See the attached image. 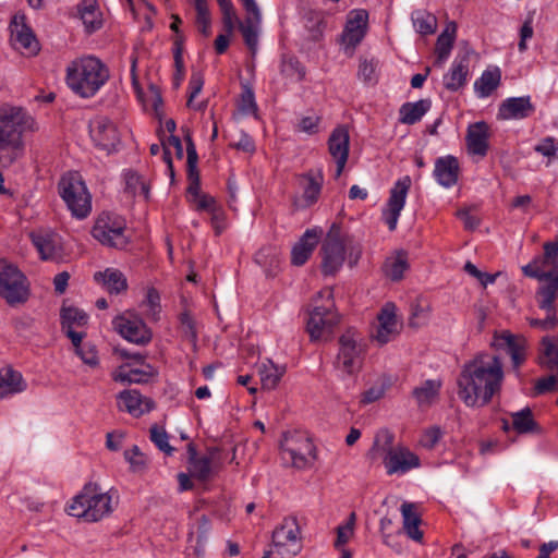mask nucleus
Here are the masks:
<instances>
[{"label": "nucleus", "mask_w": 558, "mask_h": 558, "mask_svg": "<svg viewBox=\"0 0 558 558\" xmlns=\"http://www.w3.org/2000/svg\"><path fill=\"white\" fill-rule=\"evenodd\" d=\"M502 379L500 360L478 355L463 366L458 378V396L466 407H483L500 390Z\"/></svg>", "instance_id": "obj_1"}, {"label": "nucleus", "mask_w": 558, "mask_h": 558, "mask_svg": "<svg viewBox=\"0 0 558 558\" xmlns=\"http://www.w3.org/2000/svg\"><path fill=\"white\" fill-rule=\"evenodd\" d=\"M39 125L24 107L11 104L0 106V166L9 167L25 153L24 136L35 133Z\"/></svg>", "instance_id": "obj_2"}, {"label": "nucleus", "mask_w": 558, "mask_h": 558, "mask_svg": "<svg viewBox=\"0 0 558 558\" xmlns=\"http://www.w3.org/2000/svg\"><path fill=\"white\" fill-rule=\"evenodd\" d=\"M119 504L114 488L105 492L97 483H87L66 507L68 514L86 522H98L109 517Z\"/></svg>", "instance_id": "obj_3"}, {"label": "nucleus", "mask_w": 558, "mask_h": 558, "mask_svg": "<svg viewBox=\"0 0 558 558\" xmlns=\"http://www.w3.org/2000/svg\"><path fill=\"white\" fill-rule=\"evenodd\" d=\"M109 77L107 65L94 56L77 58L66 66V85L82 98L94 97Z\"/></svg>", "instance_id": "obj_4"}, {"label": "nucleus", "mask_w": 558, "mask_h": 558, "mask_svg": "<svg viewBox=\"0 0 558 558\" xmlns=\"http://www.w3.org/2000/svg\"><path fill=\"white\" fill-rule=\"evenodd\" d=\"M362 254L360 244L341 228L332 223L320 247L322 270L325 275H335L348 260L354 267Z\"/></svg>", "instance_id": "obj_5"}, {"label": "nucleus", "mask_w": 558, "mask_h": 558, "mask_svg": "<svg viewBox=\"0 0 558 558\" xmlns=\"http://www.w3.org/2000/svg\"><path fill=\"white\" fill-rule=\"evenodd\" d=\"M59 194L69 210L77 219L86 218L92 211V196L77 172H68L59 181Z\"/></svg>", "instance_id": "obj_6"}, {"label": "nucleus", "mask_w": 558, "mask_h": 558, "mask_svg": "<svg viewBox=\"0 0 558 558\" xmlns=\"http://www.w3.org/2000/svg\"><path fill=\"white\" fill-rule=\"evenodd\" d=\"M339 351L333 363L341 376H353L362 368L364 345L361 335L349 329L339 338Z\"/></svg>", "instance_id": "obj_7"}, {"label": "nucleus", "mask_w": 558, "mask_h": 558, "mask_svg": "<svg viewBox=\"0 0 558 558\" xmlns=\"http://www.w3.org/2000/svg\"><path fill=\"white\" fill-rule=\"evenodd\" d=\"M92 235L101 245L118 250L125 248L130 241L125 219L112 213H102L97 217Z\"/></svg>", "instance_id": "obj_8"}, {"label": "nucleus", "mask_w": 558, "mask_h": 558, "mask_svg": "<svg viewBox=\"0 0 558 558\" xmlns=\"http://www.w3.org/2000/svg\"><path fill=\"white\" fill-rule=\"evenodd\" d=\"M338 320V314L333 311L332 291L328 288L319 291L307 320V331L311 338L318 340L330 333Z\"/></svg>", "instance_id": "obj_9"}, {"label": "nucleus", "mask_w": 558, "mask_h": 558, "mask_svg": "<svg viewBox=\"0 0 558 558\" xmlns=\"http://www.w3.org/2000/svg\"><path fill=\"white\" fill-rule=\"evenodd\" d=\"M0 296L11 306L24 304L29 298L26 277L7 259H0Z\"/></svg>", "instance_id": "obj_10"}, {"label": "nucleus", "mask_w": 558, "mask_h": 558, "mask_svg": "<svg viewBox=\"0 0 558 558\" xmlns=\"http://www.w3.org/2000/svg\"><path fill=\"white\" fill-rule=\"evenodd\" d=\"M300 526L294 518H286L272 532V547L263 558H293L301 550Z\"/></svg>", "instance_id": "obj_11"}, {"label": "nucleus", "mask_w": 558, "mask_h": 558, "mask_svg": "<svg viewBox=\"0 0 558 558\" xmlns=\"http://www.w3.org/2000/svg\"><path fill=\"white\" fill-rule=\"evenodd\" d=\"M280 446L281 457L286 463L298 469H304L310 464L314 445L306 435L298 432L287 433L283 435Z\"/></svg>", "instance_id": "obj_12"}, {"label": "nucleus", "mask_w": 558, "mask_h": 558, "mask_svg": "<svg viewBox=\"0 0 558 558\" xmlns=\"http://www.w3.org/2000/svg\"><path fill=\"white\" fill-rule=\"evenodd\" d=\"M113 329L129 342L145 345L150 342L153 333L144 320L133 312H124L112 320Z\"/></svg>", "instance_id": "obj_13"}, {"label": "nucleus", "mask_w": 558, "mask_h": 558, "mask_svg": "<svg viewBox=\"0 0 558 558\" xmlns=\"http://www.w3.org/2000/svg\"><path fill=\"white\" fill-rule=\"evenodd\" d=\"M544 253L535 256L527 265L522 267L526 277L543 280L558 276V242H545Z\"/></svg>", "instance_id": "obj_14"}, {"label": "nucleus", "mask_w": 558, "mask_h": 558, "mask_svg": "<svg viewBox=\"0 0 558 558\" xmlns=\"http://www.w3.org/2000/svg\"><path fill=\"white\" fill-rule=\"evenodd\" d=\"M10 33L12 46L22 54L32 57L36 56L40 50L39 41L32 28L26 24L24 14L17 13L13 16L10 24Z\"/></svg>", "instance_id": "obj_15"}, {"label": "nucleus", "mask_w": 558, "mask_h": 558, "mask_svg": "<svg viewBox=\"0 0 558 558\" xmlns=\"http://www.w3.org/2000/svg\"><path fill=\"white\" fill-rule=\"evenodd\" d=\"M411 184V178L404 175L400 178L390 190L386 207L383 209V218L390 231L397 228Z\"/></svg>", "instance_id": "obj_16"}, {"label": "nucleus", "mask_w": 558, "mask_h": 558, "mask_svg": "<svg viewBox=\"0 0 558 558\" xmlns=\"http://www.w3.org/2000/svg\"><path fill=\"white\" fill-rule=\"evenodd\" d=\"M90 136L96 146L107 151H114L120 144V132L108 118L100 117L90 123Z\"/></svg>", "instance_id": "obj_17"}, {"label": "nucleus", "mask_w": 558, "mask_h": 558, "mask_svg": "<svg viewBox=\"0 0 558 558\" xmlns=\"http://www.w3.org/2000/svg\"><path fill=\"white\" fill-rule=\"evenodd\" d=\"M384 465L387 474H404L420 466V458L404 446H396L388 449Z\"/></svg>", "instance_id": "obj_18"}, {"label": "nucleus", "mask_w": 558, "mask_h": 558, "mask_svg": "<svg viewBox=\"0 0 558 558\" xmlns=\"http://www.w3.org/2000/svg\"><path fill=\"white\" fill-rule=\"evenodd\" d=\"M368 13L364 9H355L348 13L344 29L341 34L342 44L347 48H355L364 38L367 29Z\"/></svg>", "instance_id": "obj_19"}, {"label": "nucleus", "mask_w": 558, "mask_h": 558, "mask_svg": "<svg viewBox=\"0 0 558 558\" xmlns=\"http://www.w3.org/2000/svg\"><path fill=\"white\" fill-rule=\"evenodd\" d=\"M377 320L378 324L373 338L379 344H386L399 335L402 325L397 319L395 304H385L377 316Z\"/></svg>", "instance_id": "obj_20"}, {"label": "nucleus", "mask_w": 558, "mask_h": 558, "mask_svg": "<svg viewBox=\"0 0 558 558\" xmlns=\"http://www.w3.org/2000/svg\"><path fill=\"white\" fill-rule=\"evenodd\" d=\"M299 186L302 190L301 197L295 205L306 208L314 205L320 195L324 184V174L322 169H312L298 178Z\"/></svg>", "instance_id": "obj_21"}, {"label": "nucleus", "mask_w": 558, "mask_h": 558, "mask_svg": "<svg viewBox=\"0 0 558 558\" xmlns=\"http://www.w3.org/2000/svg\"><path fill=\"white\" fill-rule=\"evenodd\" d=\"M32 243L44 260H53L62 255L60 236L51 230L38 229L29 233Z\"/></svg>", "instance_id": "obj_22"}, {"label": "nucleus", "mask_w": 558, "mask_h": 558, "mask_svg": "<svg viewBox=\"0 0 558 558\" xmlns=\"http://www.w3.org/2000/svg\"><path fill=\"white\" fill-rule=\"evenodd\" d=\"M350 135L344 126L336 128L328 140V150L336 161V178L340 177L349 157Z\"/></svg>", "instance_id": "obj_23"}, {"label": "nucleus", "mask_w": 558, "mask_h": 558, "mask_svg": "<svg viewBox=\"0 0 558 558\" xmlns=\"http://www.w3.org/2000/svg\"><path fill=\"white\" fill-rule=\"evenodd\" d=\"M323 236V229L314 227L307 229L291 250V263L294 266L304 265Z\"/></svg>", "instance_id": "obj_24"}, {"label": "nucleus", "mask_w": 558, "mask_h": 558, "mask_svg": "<svg viewBox=\"0 0 558 558\" xmlns=\"http://www.w3.org/2000/svg\"><path fill=\"white\" fill-rule=\"evenodd\" d=\"M87 315L76 307H63L61 311L62 330L71 339L72 344L81 343L85 332L81 330L87 324Z\"/></svg>", "instance_id": "obj_25"}, {"label": "nucleus", "mask_w": 558, "mask_h": 558, "mask_svg": "<svg viewBox=\"0 0 558 558\" xmlns=\"http://www.w3.org/2000/svg\"><path fill=\"white\" fill-rule=\"evenodd\" d=\"M534 111L535 107L530 96L510 97L499 106L497 118L499 120H521L530 117Z\"/></svg>", "instance_id": "obj_26"}, {"label": "nucleus", "mask_w": 558, "mask_h": 558, "mask_svg": "<svg viewBox=\"0 0 558 558\" xmlns=\"http://www.w3.org/2000/svg\"><path fill=\"white\" fill-rule=\"evenodd\" d=\"M495 345L504 349L512 360L514 368H518L526 359V340L508 331H502L495 337Z\"/></svg>", "instance_id": "obj_27"}, {"label": "nucleus", "mask_w": 558, "mask_h": 558, "mask_svg": "<svg viewBox=\"0 0 558 558\" xmlns=\"http://www.w3.org/2000/svg\"><path fill=\"white\" fill-rule=\"evenodd\" d=\"M156 374V369L146 363H142L140 367L123 364L112 373V379L122 384H144L155 377Z\"/></svg>", "instance_id": "obj_28"}, {"label": "nucleus", "mask_w": 558, "mask_h": 558, "mask_svg": "<svg viewBox=\"0 0 558 558\" xmlns=\"http://www.w3.org/2000/svg\"><path fill=\"white\" fill-rule=\"evenodd\" d=\"M489 126L480 121L469 125L466 132V146L471 155L484 157L488 150Z\"/></svg>", "instance_id": "obj_29"}, {"label": "nucleus", "mask_w": 558, "mask_h": 558, "mask_svg": "<svg viewBox=\"0 0 558 558\" xmlns=\"http://www.w3.org/2000/svg\"><path fill=\"white\" fill-rule=\"evenodd\" d=\"M459 174L460 166L456 157L448 155L436 159L434 177L441 186H453L459 180Z\"/></svg>", "instance_id": "obj_30"}, {"label": "nucleus", "mask_w": 558, "mask_h": 558, "mask_svg": "<svg viewBox=\"0 0 558 558\" xmlns=\"http://www.w3.org/2000/svg\"><path fill=\"white\" fill-rule=\"evenodd\" d=\"M470 59L466 54L458 56L452 62L448 73L444 75V86L450 92L462 88L469 76Z\"/></svg>", "instance_id": "obj_31"}, {"label": "nucleus", "mask_w": 558, "mask_h": 558, "mask_svg": "<svg viewBox=\"0 0 558 558\" xmlns=\"http://www.w3.org/2000/svg\"><path fill=\"white\" fill-rule=\"evenodd\" d=\"M119 408L138 417L153 410L154 402L137 390H125L119 395Z\"/></svg>", "instance_id": "obj_32"}, {"label": "nucleus", "mask_w": 558, "mask_h": 558, "mask_svg": "<svg viewBox=\"0 0 558 558\" xmlns=\"http://www.w3.org/2000/svg\"><path fill=\"white\" fill-rule=\"evenodd\" d=\"M400 510L405 534L411 539L421 543L423 541V532L420 530L421 517L416 506L412 502H403Z\"/></svg>", "instance_id": "obj_33"}, {"label": "nucleus", "mask_w": 558, "mask_h": 558, "mask_svg": "<svg viewBox=\"0 0 558 558\" xmlns=\"http://www.w3.org/2000/svg\"><path fill=\"white\" fill-rule=\"evenodd\" d=\"M26 384L22 374L11 367L0 369V398H7L12 395L24 391Z\"/></svg>", "instance_id": "obj_34"}, {"label": "nucleus", "mask_w": 558, "mask_h": 558, "mask_svg": "<svg viewBox=\"0 0 558 558\" xmlns=\"http://www.w3.org/2000/svg\"><path fill=\"white\" fill-rule=\"evenodd\" d=\"M440 388L439 379H427L413 389L412 396L420 408H429L438 400Z\"/></svg>", "instance_id": "obj_35"}, {"label": "nucleus", "mask_w": 558, "mask_h": 558, "mask_svg": "<svg viewBox=\"0 0 558 558\" xmlns=\"http://www.w3.org/2000/svg\"><path fill=\"white\" fill-rule=\"evenodd\" d=\"M189 472L190 475L199 481H207L213 473V457L203 456L197 457L195 448L192 444L189 445Z\"/></svg>", "instance_id": "obj_36"}, {"label": "nucleus", "mask_w": 558, "mask_h": 558, "mask_svg": "<svg viewBox=\"0 0 558 558\" xmlns=\"http://www.w3.org/2000/svg\"><path fill=\"white\" fill-rule=\"evenodd\" d=\"M94 279L110 293L118 294L128 288L126 278L118 269L107 268L105 271L96 272Z\"/></svg>", "instance_id": "obj_37"}, {"label": "nucleus", "mask_w": 558, "mask_h": 558, "mask_svg": "<svg viewBox=\"0 0 558 558\" xmlns=\"http://www.w3.org/2000/svg\"><path fill=\"white\" fill-rule=\"evenodd\" d=\"M429 99H421L415 102H405L399 110V121L403 124H414L430 109Z\"/></svg>", "instance_id": "obj_38"}, {"label": "nucleus", "mask_w": 558, "mask_h": 558, "mask_svg": "<svg viewBox=\"0 0 558 558\" xmlns=\"http://www.w3.org/2000/svg\"><path fill=\"white\" fill-rule=\"evenodd\" d=\"M456 24L450 23L438 36L435 49L437 64L442 65L450 56L456 39Z\"/></svg>", "instance_id": "obj_39"}, {"label": "nucleus", "mask_w": 558, "mask_h": 558, "mask_svg": "<svg viewBox=\"0 0 558 558\" xmlns=\"http://www.w3.org/2000/svg\"><path fill=\"white\" fill-rule=\"evenodd\" d=\"M286 373L284 366L274 364L270 360L263 362L258 367V374L263 389L272 390L277 387Z\"/></svg>", "instance_id": "obj_40"}, {"label": "nucleus", "mask_w": 558, "mask_h": 558, "mask_svg": "<svg viewBox=\"0 0 558 558\" xmlns=\"http://www.w3.org/2000/svg\"><path fill=\"white\" fill-rule=\"evenodd\" d=\"M545 284L537 291V302L542 310L546 312H556L554 302L558 295V275L551 278H545Z\"/></svg>", "instance_id": "obj_41"}, {"label": "nucleus", "mask_w": 558, "mask_h": 558, "mask_svg": "<svg viewBox=\"0 0 558 558\" xmlns=\"http://www.w3.org/2000/svg\"><path fill=\"white\" fill-rule=\"evenodd\" d=\"M80 15L88 32L98 29L102 24L101 13L96 0H83L80 5Z\"/></svg>", "instance_id": "obj_42"}, {"label": "nucleus", "mask_w": 558, "mask_h": 558, "mask_svg": "<svg viewBox=\"0 0 558 558\" xmlns=\"http://www.w3.org/2000/svg\"><path fill=\"white\" fill-rule=\"evenodd\" d=\"M501 74L499 69L484 71L481 77L475 81L474 89L478 97H488L500 84Z\"/></svg>", "instance_id": "obj_43"}, {"label": "nucleus", "mask_w": 558, "mask_h": 558, "mask_svg": "<svg viewBox=\"0 0 558 558\" xmlns=\"http://www.w3.org/2000/svg\"><path fill=\"white\" fill-rule=\"evenodd\" d=\"M125 191L131 196H140L144 199H148L149 196V185L147 182L135 172H126L125 175Z\"/></svg>", "instance_id": "obj_44"}, {"label": "nucleus", "mask_w": 558, "mask_h": 558, "mask_svg": "<svg viewBox=\"0 0 558 558\" xmlns=\"http://www.w3.org/2000/svg\"><path fill=\"white\" fill-rule=\"evenodd\" d=\"M196 11L195 23L198 31L205 35H210L211 16L208 10L207 0H190Z\"/></svg>", "instance_id": "obj_45"}, {"label": "nucleus", "mask_w": 558, "mask_h": 558, "mask_svg": "<svg viewBox=\"0 0 558 558\" xmlns=\"http://www.w3.org/2000/svg\"><path fill=\"white\" fill-rule=\"evenodd\" d=\"M172 155H175L179 159L183 157V146L178 136L171 135L169 138L163 142V156L162 159L168 166V170L170 177L173 178V165H172Z\"/></svg>", "instance_id": "obj_46"}, {"label": "nucleus", "mask_w": 558, "mask_h": 558, "mask_svg": "<svg viewBox=\"0 0 558 558\" xmlns=\"http://www.w3.org/2000/svg\"><path fill=\"white\" fill-rule=\"evenodd\" d=\"M408 258L404 253H399L386 260L385 272L392 280H400L408 269Z\"/></svg>", "instance_id": "obj_47"}, {"label": "nucleus", "mask_w": 558, "mask_h": 558, "mask_svg": "<svg viewBox=\"0 0 558 558\" xmlns=\"http://www.w3.org/2000/svg\"><path fill=\"white\" fill-rule=\"evenodd\" d=\"M412 21L415 29L422 35H429L436 31V17L424 11H415L412 14Z\"/></svg>", "instance_id": "obj_48"}, {"label": "nucleus", "mask_w": 558, "mask_h": 558, "mask_svg": "<svg viewBox=\"0 0 558 558\" xmlns=\"http://www.w3.org/2000/svg\"><path fill=\"white\" fill-rule=\"evenodd\" d=\"M512 428L520 434L533 430L535 427V421L532 416L530 408H524L518 412L511 413Z\"/></svg>", "instance_id": "obj_49"}, {"label": "nucleus", "mask_w": 558, "mask_h": 558, "mask_svg": "<svg viewBox=\"0 0 558 558\" xmlns=\"http://www.w3.org/2000/svg\"><path fill=\"white\" fill-rule=\"evenodd\" d=\"M281 73L291 81L300 82L305 76V70L301 63L294 59H284L281 63Z\"/></svg>", "instance_id": "obj_50"}, {"label": "nucleus", "mask_w": 558, "mask_h": 558, "mask_svg": "<svg viewBox=\"0 0 558 558\" xmlns=\"http://www.w3.org/2000/svg\"><path fill=\"white\" fill-rule=\"evenodd\" d=\"M354 525H355V513L352 512L347 522L339 525L337 529V539L335 542V546L340 549L344 546L354 534Z\"/></svg>", "instance_id": "obj_51"}, {"label": "nucleus", "mask_w": 558, "mask_h": 558, "mask_svg": "<svg viewBox=\"0 0 558 558\" xmlns=\"http://www.w3.org/2000/svg\"><path fill=\"white\" fill-rule=\"evenodd\" d=\"M259 22L253 15L248 17L244 24H241V32L245 44L252 51H255L257 46V27L256 24Z\"/></svg>", "instance_id": "obj_52"}, {"label": "nucleus", "mask_w": 558, "mask_h": 558, "mask_svg": "<svg viewBox=\"0 0 558 558\" xmlns=\"http://www.w3.org/2000/svg\"><path fill=\"white\" fill-rule=\"evenodd\" d=\"M143 305L146 307L147 317L157 320L160 314V296L155 289L147 291Z\"/></svg>", "instance_id": "obj_53"}, {"label": "nucleus", "mask_w": 558, "mask_h": 558, "mask_svg": "<svg viewBox=\"0 0 558 558\" xmlns=\"http://www.w3.org/2000/svg\"><path fill=\"white\" fill-rule=\"evenodd\" d=\"M430 307L427 304L415 303L411 306L410 325L420 327L428 320Z\"/></svg>", "instance_id": "obj_54"}, {"label": "nucleus", "mask_w": 558, "mask_h": 558, "mask_svg": "<svg viewBox=\"0 0 558 558\" xmlns=\"http://www.w3.org/2000/svg\"><path fill=\"white\" fill-rule=\"evenodd\" d=\"M150 439L151 441L159 448V450L163 451L167 454H171L173 448L169 445L168 434L165 429L153 426L150 428Z\"/></svg>", "instance_id": "obj_55"}, {"label": "nucleus", "mask_w": 558, "mask_h": 558, "mask_svg": "<svg viewBox=\"0 0 558 558\" xmlns=\"http://www.w3.org/2000/svg\"><path fill=\"white\" fill-rule=\"evenodd\" d=\"M187 155V180L189 182H199V174L196 168L197 165V154L195 150V146L191 140H189L186 147Z\"/></svg>", "instance_id": "obj_56"}, {"label": "nucleus", "mask_w": 558, "mask_h": 558, "mask_svg": "<svg viewBox=\"0 0 558 558\" xmlns=\"http://www.w3.org/2000/svg\"><path fill=\"white\" fill-rule=\"evenodd\" d=\"M73 347L75 348L76 354L81 357V360L85 364H87L92 367H95L98 365V355H97V351H96L95 347L82 344V342L78 343V345L73 344Z\"/></svg>", "instance_id": "obj_57"}, {"label": "nucleus", "mask_w": 558, "mask_h": 558, "mask_svg": "<svg viewBox=\"0 0 558 558\" xmlns=\"http://www.w3.org/2000/svg\"><path fill=\"white\" fill-rule=\"evenodd\" d=\"M124 458L130 463L133 471H141L146 463L144 454L140 451L137 446L124 451Z\"/></svg>", "instance_id": "obj_58"}, {"label": "nucleus", "mask_w": 558, "mask_h": 558, "mask_svg": "<svg viewBox=\"0 0 558 558\" xmlns=\"http://www.w3.org/2000/svg\"><path fill=\"white\" fill-rule=\"evenodd\" d=\"M442 432L440 430L439 427H429L423 433L420 439V444L424 448L432 449L440 440Z\"/></svg>", "instance_id": "obj_59"}, {"label": "nucleus", "mask_w": 558, "mask_h": 558, "mask_svg": "<svg viewBox=\"0 0 558 558\" xmlns=\"http://www.w3.org/2000/svg\"><path fill=\"white\" fill-rule=\"evenodd\" d=\"M535 150L541 155L551 158H558V143L553 137L543 138L536 146Z\"/></svg>", "instance_id": "obj_60"}, {"label": "nucleus", "mask_w": 558, "mask_h": 558, "mask_svg": "<svg viewBox=\"0 0 558 558\" xmlns=\"http://www.w3.org/2000/svg\"><path fill=\"white\" fill-rule=\"evenodd\" d=\"M319 123L320 117L316 114L306 116L300 120L298 124V130L310 135L316 134L319 129Z\"/></svg>", "instance_id": "obj_61"}, {"label": "nucleus", "mask_w": 558, "mask_h": 558, "mask_svg": "<svg viewBox=\"0 0 558 558\" xmlns=\"http://www.w3.org/2000/svg\"><path fill=\"white\" fill-rule=\"evenodd\" d=\"M181 328L184 336L192 342H195L197 339V332L195 329V323L193 317L189 312H183L180 315Z\"/></svg>", "instance_id": "obj_62"}, {"label": "nucleus", "mask_w": 558, "mask_h": 558, "mask_svg": "<svg viewBox=\"0 0 558 558\" xmlns=\"http://www.w3.org/2000/svg\"><path fill=\"white\" fill-rule=\"evenodd\" d=\"M204 85L203 77L199 73H193L190 80V97L187 106L190 108L199 109V106L194 104V98L201 93Z\"/></svg>", "instance_id": "obj_63"}, {"label": "nucleus", "mask_w": 558, "mask_h": 558, "mask_svg": "<svg viewBox=\"0 0 558 558\" xmlns=\"http://www.w3.org/2000/svg\"><path fill=\"white\" fill-rule=\"evenodd\" d=\"M376 65L377 64L373 60L361 61L360 66H359V73H357L359 77L365 83L375 82Z\"/></svg>", "instance_id": "obj_64"}]
</instances>
